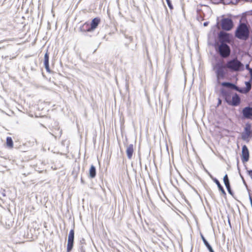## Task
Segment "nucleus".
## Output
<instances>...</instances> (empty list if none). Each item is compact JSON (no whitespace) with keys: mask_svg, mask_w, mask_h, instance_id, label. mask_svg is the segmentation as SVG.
<instances>
[{"mask_svg":"<svg viewBox=\"0 0 252 252\" xmlns=\"http://www.w3.org/2000/svg\"><path fill=\"white\" fill-rule=\"evenodd\" d=\"M236 36L240 39H247L249 36V29L245 24H241L235 32Z\"/></svg>","mask_w":252,"mask_h":252,"instance_id":"nucleus-1","label":"nucleus"},{"mask_svg":"<svg viewBox=\"0 0 252 252\" xmlns=\"http://www.w3.org/2000/svg\"><path fill=\"white\" fill-rule=\"evenodd\" d=\"M243 64L237 59L229 61L226 64V67L234 71H238L243 67Z\"/></svg>","mask_w":252,"mask_h":252,"instance_id":"nucleus-2","label":"nucleus"},{"mask_svg":"<svg viewBox=\"0 0 252 252\" xmlns=\"http://www.w3.org/2000/svg\"><path fill=\"white\" fill-rule=\"evenodd\" d=\"M219 52L220 56L226 58L230 55V49L228 45L224 43H221L219 46Z\"/></svg>","mask_w":252,"mask_h":252,"instance_id":"nucleus-3","label":"nucleus"},{"mask_svg":"<svg viewBox=\"0 0 252 252\" xmlns=\"http://www.w3.org/2000/svg\"><path fill=\"white\" fill-rule=\"evenodd\" d=\"M233 24L232 20L229 18H224L221 20V28L225 31H230L233 27Z\"/></svg>","mask_w":252,"mask_h":252,"instance_id":"nucleus-4","label":"nucleus"},{"mask_svg":"<svg viewBox=\"0 0 252 252\" xmlns=\"http://www.w3.org/2000/svg\"><path fill=\"white\" fill-rule=\"evenodd\" d=\"M74 238V231L71 229L69 233L67 240V251L69 252L72 249Z\"/></svg>","mask_w":252,"mask_h":252,"instance_id":"nucleus-5","label":"nucleus"},{"mask_svg":"<svg viewBox=\"0 0 252 252\" xmlns=\"http://www.w3.org/2000/svg\"><path fill=\"white\" fill-rule=\"evenodd\" d=\"M216 74L218 78H222L224 76L225 74V68L226 67V65H223L221 64L218 63L216 66Z\"/></svg>","mask_w":252,"mask_h":252,"instance_id":"nucleus-6","label":"nucleus"},{"mask_svg":"<svg viewBox=\"0 0 252 252\" xmlns=\"http://www.w3.org/2000/svg\"><path fill=\"white\" fill-rule=\"evenodd\" d=\"M219 40L221 43H230V35L229 33L220 32L219 34Z\"/></svg>","mask_w":252,"mask_h":252,"instance_id":"nucleus-7","label":"nucleus"},{"mask_svg":"<svg viewBox=\"0 0 252 252\" xmlns=\"http://www.w3.org/2000/svg\"><path fill=\"white\" fill-rule=\"evenodd\" d=\"M249 159V152L247 147L244 145L242 147V160L243 162H247Z\"/></svg>","mask_w":252,"mask_h":252,"instance_id":"nucleus-8","label":"nucleus"},{"mask_svg":"<svg viewBox=\"0 0 252 252\" xmlns=\"http://www.w3.org/2000/svg\"><path fill=\"white\" fill-rule=\"evenodd\" d=\"M100 20L98 18H94L91 23V26L88 29L86 30L87 32H91L92 31H94L97 27L99 23H100Z\"/></svg>","mask_w":252,"mask_h":252,"instance_id":"nucleus-9","label":"nucleus"},{"mask_svg":"<svg viewBox=\"0 0 252 252\" xmlns=\"http://www.w3.org/2000/svg\"><path fill=\"white\" fill-rule=\"evenodd\" d=\"M243 117L246 119H251L252 117V107H246L242 110Z\"/></svg>","mask_w":252,"mask_h":252,"instance_id":"nucleus-10","label":"nucleus"},{"mask_svg":"<svg viewBox=\"0 0 252 252\" xmlns=\"http://www.w3.org/2000/svg\"><path fill=\"white\" fill-rule=\"evenodd\" d=\"M225 99L228 103H229V104H231V105H233V106H237L240 102V97L237 94H235L232 96L231 101H228V99H227V98H226Z\"/></svg>","mask_w":252,"mask_h":252,"instance_id":"nucleus-11","label":"nucleus"},{"mask_svg":"<svg viewBox=\"0 0 252 252\" xmlns=\"http://www.w3.org/2000/svg\"><path fill=\"white\" fill-rule=\"evenodd\" d=\"M251 126L250 125H246L245 127V132L242 134V138L244 140L248 139L251 134Z\"/></svg>","mask_w":252,"mask_h":252,"instance_id":"nucleus-12","label":"nucleus"},{"mask_svg":"<svg viewBox=\"0 0 252 252\" xmlns=\"http://www.w3.org/2000/svg\"><path fill=\"white\" fill-rule=\"evenodd\" d=\"M44 65L46 71L48 72H50V70L49 68V54L48 52L47 51L45 53L44 57Z\"/></svg>","mask_w":252,"mask_h":252,"instance_id":"nucleus-13","label":"nucleus"},{"mask_svg":"<svg viewBox=\"0 0 252 252\" xmlns=\"http://www.w3.org/2000/svg\"><path fill=\"white\" fill-rule=\"evenodd\" d=\"M133 151V145L132 144H130L127 146L126 153L128 159H130L132 158Z\"/></svg>","mask_w":252,"mask_h":252,"instance_id":"nucleus-14","label":"nucleus"},{"mask_svg":"<svg viewBox=\"0 0 252 252\" xmlns=\"http://www.w3.org/2000/svg\"><path fill=\"white\" fill-rule=\"evenodd\" d=\"M246 87L244 88L239 89L238 92L243 93H247L249 92L251 89L252 85L250 82H246L245 83Z\"/></svg>","mask_w":252,"mask_h":252,"instance_id":"nucleus-15","label":"nucleus"},{"mask_svg":"<svg viewBox=\"0 0 252 252\" xmlns=\"http://www.w3.org/2000/svg\"><path fill=\"white\" fill-rule=\"evenodd\" d=\"M221 85L224 87L230 88L231 89H234L237 91L239 90V88L235 86L234 84H232L229 82H223L221 84Z\"/></svg>","mask_w":252,"mask_h":252,"instance_id":"nucleus-16","label":"nucleus"},{"mask_svg":"<svg viewBox=\"0 0 252 252\" xmlns=\"http://www.w3.org/2000/svg\"><path fill=\"white\" fill-rule=\"evenodd\" d=\"M96 175V170L95 167L92 165L89 170V176L91 178H94Z\"/></svg>","mask_w":252,"mask_h":252,"instance_id":"nucleus-17","label":"nucleus"},{"mask_svg":"<svg viewBox=\"0 0 252 252\" xmlns=\"http://www.w3.org/2000/svg\"><path fill=\"white\" fill-rule=\"evenodd\" d=\"M213 180H214V182L217 184L219 190L221 192V193L225 195L226 193H225L223 187L220 185V182L216 178H214L213 179Z\"/></svg>","mask_w":252,"mask_h":252,"instance_id":"nucleus-18","label":"nucleus"},{"mask_svg":"<svg viewBox=\"0 0 252 252\" xmlns=\"http://www.w3.org/2000/svg\"><path fill=\"white\" fill-rule=\"evenodd\" d=\"M201 238L204 242V244L206 246V247L208 248L210 252H214L213 251L212 247L210 245L209 243L207 242V241L205 239L204 237L203 236V235H201Z\"/></svg>","mask_w":252,"mask_h":252,"instance_id":"nucleus-19","label":"nucleus"},{"mask_svg":"<svg viewBox=\"0 0 252 252\" xmlns=\"http://www.w3.org/2000/svg\"><path fill=\"white\" fill-rule=\"evenodd\" d=\"M13 140L10 137H7L6 138V145L7 146L11 148L13 147Z\"/></svg>","mask_w":252,"mask_h":252,"instance_id":"nucleus-20","label":"nucleus"},{"mask_svg":"<svg viewBox=\"0 0 252 252\" xmlns=\"http://www.w3.org/2000/svg\"><path fill=\"white\" fill-rule=\"evenodd\" d=\"M223 182L225 184V185L229 184V182L228 180V178L227 175H225L223 177Z\"/></svg>","mask_w":252,"mask_h":252,"instance_id":"nucleus-21","label":"nucleus"},{"mask_svg":"<svg viewBox=\"0 0 252 252\" xmlns=\"http://www.w3.org/2000/svg\"><path fill=\"white\" fill-rule=\"evenodd\" d=\"M225 186V187H226V189H227L228 192L230 194H232V191H231V189H230V184L226 185Z\"/></svg>","mask_w":252,"mask_h":252,"instance_id":"nucleus-22","label":"nucleus"},{"mask_svg":"<svg viewBox=\"0 0 252 252\" xmlns=\"http://www.w3.org/2000/svg\"><path fill=\"white\" fill-rule=\"evenodd\" d=\"M166 0V2H167V3L168 4V6L170 8V9H173V6H172V5L171 4V3L170 0Z\"/></svg>","mask_w":252,"mask_h":252,"instance_id":"nucleus-23","label":"nucleus"},{"mask_svg":"<svg viewBox=\"0 0 252 252\" xmlns=\"http://www.w3.org/2000/svg\"><path fill=\"white\" fill-rule=\"evenodd\" d=\"M249 71L251 75V79H252V68H250Z\"/></svg>","mask_w":252,"mask_h":252,"instance_id":"nucleus-24","label":"nucleus"},{"mask_svg":"<svg viewBox=\"0 0 252 252\" xmlns=\"http://www.w3.org/2000/svg\"><path fill=\"white\" fill-rule=\"evenodd\" d=\"M249 175L251 177V178L252 179V170H250L249 171Z\"/></svg>","mask_w":252,"mask_h":252,"instance_id":"nucleus-25","label":"nucleus"},{"mask_svg":"<svg viewBox=\"0 0 252 252\" xmlns=\"http://www.w3.org/2000/svg\"><path fill=\"white\" fill-rule=\"evenodd\" d=\"M249 199H250V202H251V204L252 202V198L251 196V195L249 196Z\"/></svg>","mask_w":252,"mask_h":252,"instance_id":"nucleus-26","label":"nucleus"},{"mask_svg":"<svg viewBox=\"0 0 252 252\" xmlns=\"http://www.w3.org/2000/svg\"><path fill=\"white\" fill-rule=\"evenodd\" d=\"M203 25H204V26H206L208 25V23L207 22H205V23H204Z\"/></svg>","mask_w":252,"mask_h":252,"instance_id":"nucleus-27","label":"nucleus"},{"mask_svg":"<svg viewBox=\"0 0 252 252\" xmlns=\"http://www.w3.org/2000/svg\"><path fill=\"white\" fill-rule=\"evenodd\" d=\"M246 68H247L248 69H249H249H250V68L249 67V64H247V65H246Z\"/></svg>","mask_w":252,"mask_h":252,"instance_id":"nucleus-28","label":"nucleus"},{"mask_svg":"<svg viewBox=\"0 0 252 252\" xmlns=\"http://www.w3.org/2000/svg\"><path fill=\"white\" fill-rule=\"evenodd\" d=\"M221 102V100L220 99H219V104H220Z\"/></svg>","mask_w":252,"mask_h":252,"instance_id":"nucleus-29","label":"nucleus"}]
</instances>
